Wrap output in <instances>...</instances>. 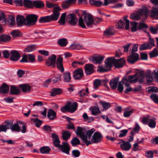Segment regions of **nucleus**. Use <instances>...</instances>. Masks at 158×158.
Segmentation results:
<instances>
[{
    "instance_id": "obj_52",
    "label": "nucleus",
    "mask_w": 158,
    "mask_h": 158,
    "mask_svg": "<svg viewBox=\"0 0 158 158\" xmlns=\"http://www.w3.org/2000/svg\"><path fill=\"white\" fill-rule=\"evenodd\" d=\"M152 46H150L148 43L143 44L141 45L140 48V50H145L147 49L151 48Z\"/></svg>"
},
{
    "instance_id": "obj_40",
    "label": "nucleus",
    "mask_w": 158,
    "mask_h": 158,
    "mask_svg": "<svg viewBox=\"0 0 158 158\" xmlns=\"http://www.w3.org/2000/svg\"><path fill=\"white\" fill-rule=\"evenodd\" d=\"M138 23L136 22L130 23V28L132 32H135L138 30Z\"/></svg>"
},
{
    "instance_id": "obj_53",
    "label": "nucleus",
    "mask_w": 158,
    "mask_h": 158,
    "mask_svg": "<svg viewBox=\"0 0 158 158\" xmlns=\"http://www.w3.org/2000/svg\"><path fill=\"white\" fill-rule=\"evenodd\" d=\"M158 55V52L156 48H154L151 52L149 53L150 57H154Z\"/></svg>"
},
{
    "instance_id": "obj_44",
    "label": "nucleus",
    "mask_w": 158,
    "mask_h": 158,
    "mask_svg": "<svg viewBox=\"0 0 158 158\" xmlns=\"http://www.w3.org/2000/svg\"><path fill=\"white\" fill-rule=\"evenodd\" d=\"M66 14L65 13H63L61 15L60 20L58 21V23L61 25L65 24V17Z\"/></svg>"
},
{
    "instance_id": "obj_42",
    "label": "nucleus",
    "mask_w": 158,
    "mask_h": 158,
    "mask_svg": "<svg viewBox=\"0 0 158 158\" xmlns=\"http://www.w3.org/2000/svg\"><path fill=\"white\" fill-rule=\"evenodd\" d=\"M77 105V103L76 102L73 103L71 105L69 103V111L73 112L76 109Z\"/></svg>"
},
{
    "instance_id": "obj_36",
    "label": "nucleus",
    "mask_w": 158,
    "mask_h": 158,
    "mask_svg": "<svg viewBox=\"0 0 158 158\" xmlns=\"http://www.w3.org/2000/svg\"><path fill=\"white\" fill-rule=\"evenodd\" d=\"M70 48L73 50H80L83 49V47L81 44L77 43H73L69 47Z\"/></svg>"
},
{
    "instance_id": "obj_9",
    "label": "nucleus",
    "mask_w": 158,
    "mask_h": 158,
    "mask_svg": "<svg viewBox=\"0 0 158 158\" xmlns=\"http://www.w3.org/2000/svg\"><path fill=\"white\" fill-rule=\"evenodd\" d=\"M95 131V129L93 128L86 131V134H85L84 138L85 140H83V141L86 144L87 146H88L90 144H92L90 141L88 140V139H90L92 135Z\"/></svg>"
},
{
    "instance_id": "obj_30",
    "label": "nucleus",
    "mask_w": 158,
    "mask_h": 158,
    "mask_svg": "<svg viewBox=\"0 0 158 158\" xmlns=\"http://www.w3.org/2000/svg\"><path fill=\"white\" fill-rule=\"evenodd\" d=\"M90 110L92 112V114L94 116H97L101 113L98 106H93L90 108Z\"/></svg>"
},
{
    "instance_id": "obj_56",
    "label": "nucleus",
    "mask_w": 158,
    "mask_h": 158,
    "mask_svg": "<svg viewBox=\"0 0 158 158\" xmlns=\"http://www.w3.org/2000/svg\"><path fill=\"white\" fill-rule=\"evenodd\" d=\"M150 98L155 102L158 103V95H157L155 94H153L150 96Z\"/></svg>"
},
{
    "instance_id": "obj_29",
    "label": "nucleus",
    "mask_w": 158,
    "mask_h": 158,
    "mask_svg": "<svg viewBox=\"0 0 158 158\" xmlns=\"http://www.w3.org/2000/svg\"><path fill=\"white\" fill-rule=\"evenodd\" d=\"M52 135L54 145L55 146L58 147L60 145V141L58 136L55 133H52Z\"/></svg>"
},
{
    "instance_id": "obj_24",
    "label": "nucleus",
    "mask_w": 158,
    "mask_h": 158,
    "mask_svg": "<svg viewBox=\"0 0 158 158\" xmlns=\"http://www.w3.org/2000/svg\"><path fill=\"white\" fill-rule=\"evenodd\" d=\"M104 59V57L100 55L95 56L92 58V61L94 64H100Z\"/></svg>"
},
{
    "instance_id": "obj_14",
    "label": "nucleus",
    "mask_w": 158,
    "mask_h": 158,
    "mask_svg": "<svg viewBox=\"0 0 158 158\" xmlns=\"http://www.w3.org/2000/svg\"><path fill=\"white\" fill-rule=\"evenodd\" d=\"M57 147L61 149L63 152L67 154H69L70 148L68 143L63 142L62 144L60 145Z\"/></svg>"
},
{
    "instance_id": "obj_38",
    "label": "nucleus",
    "mask_w": 158,
    "mask_h": 158,
    "mask_svg": "<svg viewBox=\"0 0 158 158\" xmlns=\"http://www.w3.org/2000/svg\"><path fill=\"white\" fill-rule=\"evenodd\" d=\"M71 135V133L68 131L63 130L62 133V137L64 140H67Z\"/></svg>"
},
{
    "instance_id": "obj_49",
    "label": "nucleus",
    "mask_w": 158,
    "mask_h": 158,
    "mask_svg": "<svg viewBox=\"0 0 158 158\" xmlns=\"http://www.w3.org/2000/svg\"><path fill=\"white\" fill-rule=\"evenodd\" d=\"M50 150V149L48 147H43L40 148V152L42 154L48 153Z\"/></svg>"
},
{
    "instance_id": "obj_15",
    "label": "nucleus",
    "mask_w": 158,
    "mask_h": 158,
    "mask_svg": "<svg viewBox=\"0 0 158 158\" xmlns=\"http://www.w3.org/2000/svg\"><path fill=\"white\" fill-rule=\"evenodd\" d=\"M67 20L69 23L72 25H76L77 20L75 14H71L67 16Z\"/></svg>"
},
{
    "instance_id": "obj_26",
    "label": "nucleus",
    "mask_w": 158,
    "mask_h": 158,
    "mask_svg": "<svg viewBox=\"0 0 158 158\" xmlns=\"http://www.w3.org/2000/svg\"><path fill=\"white\" fill-rule=\"evenodd\" d=\"M115 33V31L114 29L110 28H108L104 31L103 35L107 37H109L114 35Z\"/></svg>"
},
{
    "instance_id": "obj_51",
    "label": "nucleus",
    "mask_w": 158,
    "mask_h": 158,
    "mask_svg": "<svg viewBox=\"0 0 158 158\" xmlns=\"http://www.w3.org/2000/svg\"><path fill=\"white\" fill-rule=\"evenodd\" d=\"M125 24V23L123 21L120 20L116 25V27L119 29L123 28Z\"/></svg>"
},
{
    "instance_id": "obj_11",
    "label": "nucleus",
    "mask_w": 158,
    "mask_h": 158,
    "mask_svg": "<svg viewBox=\"0 0 158 158\" xmlns=\"http://www.w3.org/2000/svg\"><path fill=\"white\" fill-rule=\"evenodd\" d=\"M102 138V135L98 132H95L91 139V143H97L100 142Z\"/></svg>"
},
{
    "instance_id": "obj_57",
    "label": "nucleus",
    "mask_w": 158,
    "mask_h": 158,
    "mask_svg": "<svg viewBox=\"0 0 158 158\" xmlns=\"http://www.w3.org/2000/svg\"><path fill=\"white\" fill-rule=\"evenodd\" d=\"M147 27L148 26L146 24L143 22H140L138 26V30L143 28H147Z\"/></svg>"
},
{
    "instance_id": "obj_13",
    "label": "nucleus",
    "mask_w": 158,
    "mask_h": 158,
    "mask_svg": "<svg viewBox=\"0 0 158 158\" xmlns=\"http://www.w3.org/2000/svg\"><path fill=\"white\" fill-rule=\"evenodd\" d=\"M75 132L77 136H80L82 141L83 140H85L84 137L86 132L84 128L80 127H77Z\"/></svg>"
},
{
    "instance_id": "obj_4",
    "label": "nucleus",
    "mask_w": 158,
    "mask_h": 158,
    "mask_svg": "<svg viewBox=\"0 0 158 158\" xmlns=\"http://www.w3.org/2000/svg\"><path fill=\"white\" fill-rule=\"evenodd\" d=\"M148 10L146 8L140 9L136 13L131 14L130 18L133 20H138L142 18L145 19L148 16Z\"/></svg>"
},
{
    "instance_id": "obj_43",
    "label": "nucleus",
    "mask_w": 158,
    "mask_h": 158,
    "mask_svg": "<svg viewBox=\"0 0 158 158\" xmlns=\"http://www.w3.org/2000/svg\"><path fill=\"white\" fill-rule=\"evenodd\" d=\"M58 43L59 45L61 46L64 47L68 44V42L66 39L62 38L59 39Z\"/></svg>"
},
{
    "instance_id": "obj_1",
    "label": "nucleus",
    "mask_w": 158,
    "mask_h": 158,
    "mask_svg": "<svg viewBox=\"0 0 158 158\" xmlns=\"http://www.w3.org/2000/svg\"><path fill=\"white\" fill-rule=\"evenodd\" d=\"M47 6L50 8H53V14L52 15L45 17H43L40 18V23H49L52 21L57 20L60 14V11L61 9L59 6L57 4L53 3L47 2Z\"/></svg>"
},
{
    "instance_id": "obj_62",
    "label": "nucleus",
    "mask_w": 158,
    "mask_h": 158,
    "mask_svg": "<svg viewBox=\"0 0 158 158\" xmlns=\"http://www.w3.org/2000/svg\"><path fill=\"white\" fill-rule=\"evenodd\" d=\"M41 110L40 112L41 114L43 115V117L45 118L46 116L47 109L45 107H40Z\"/></svg>"
},
{
    "instance_id": "obj_12",
    "label": "nucleus",
    "mask_w": 158,
    "mask_h": 158,
    "mask_svg": "<svg viewBox=\"0 0 158 158\" xmlns=\"http://www.w3.org/2000/svg\"><path fill=\"white\" fill-rule=\"evenodd\" d=\"M10 59L13 61H18L21 57L18 52L16 50L11 51L10 52Z\"/></svg>"
},
{
    "instance_id": "obj_46",
    "label": "nucleus",
    "mask_w": 158,
    "mask_h": 158,
    "mask_svg": "<svg viewBox=\"0 0 158 158\" xmlns=\"http://www.w3.org/2000/svg\"><path fill=\"white\" fill-rule=\"evenodd\" d=\"M99 104L102 106L104 109L105 110L108 109L111 106L110 103L105 102H100Z\"/></svg>"
},
{
    "instance_id": "obj_5",
    "label": "nucleus",
    "mask_w": 158,
    "mask_h": 158,
    "mask_svg": "<svg viewBox=\"0 0 158 158\" xmlns=\"http://www.w3.org/2000/svg\"><path fill=\"white\" fill-rule=\"evenodd\" d=\"M144 76L148 83H149L152 82L153 80L154 77L158 81V69L156 68L152 73L150 70H147L145 73Z\"/></svg>"
},
{
    "instance_id": "obj_50",
    "label": "nucleus",
    "mask_w": 158,
    "mask_h": 158,
    "mask_svg": "<svg viewBox=\"0 0 158 158\" xmlns=\"http://www.w3.org/2000/svg\"><path fill=\"white\" fill-rule=\"evenodd\" d=\"M123 84H124L125 86L127 87L126 88L124 91V93L127 94L132 90V89L128 83L124 82H123Z\"/></svg>"
},
{
    "instance_id": "obj_25",
    "label": "nucleus",
    "mask_w": 158,
    "mask_h": 158,
    "mask_svg": "<svg viewBox=\"0 0 158 158\" xmlns=\"http://www.w3.org/2000/svg\"><path fill=\"white\" fill-rule=\"evenodd\" d=\"M11 39V37L10 35L4 34L0 35V43H7Z\"/></svg>"
},
{
    "instance_id": "obj_48",
    "label": "nucleus",
    "mask_w": 158,
    "mask_h": 158,
    "mask_svg": "<svg viewBox=\"0 0 158 158\" xmlns=\"http://www.w3.org/2000/svg\"><path fill=\"white\" fill-rule=\"evenodd\" d=\"M140 128V127L138 124L136 123L135 127L133 128V131L131 132V134L132 135H134L135 133L139 131Z\"/></svg>"
},
{
    "instance_id": "obj_20",
    "label": "nucleus",
    "mask_w": 158,
    "mask_h": 158,
    "mask_svg": "<svg viewBox=\"0 0 158 158\" xmlns=\"http://www.w3.org/2000/svg\"><path fill=\"white\" fill-rule=\"evenodd\" d=\"M63 60L62 57L59 56L56 59V63L57 68L61 73L63 72L64 71L62 64Z\"/></svg>"
},
{
    "instance_id": "obj_3",
    "label": "nucleus",
    "mask_w": 158,
    "mask_h": 158,
    "mask_svg": "<svg viewBox=\"0 0 158 158\" xmlns=\"http://www.w3.org/2000/svg\"><path fill=\"white\" fill-rule=\"evenodd\" d=\"M83 19L82 17L79 18L78 23L79 26L83 28H86L84 24H86L87 26H91L94 23V19L92 15L90 14H84Z\"/></svg>"
},
{
    "instance_id": "obj_18",
    "label": "nucleus",
    "mask_w": 158,
    "mask_h": 158,
    "mask_svg": "<svg viewBox=\"0 0 158 158\" xmlns=\"http://www.w3.org/2000/svg\"><path fill=\"white\" fill-rule=\"evenodd\" d=\"M135 74L129 76L128 77H125L122 79V81L128 83L129 82L131 83H134L137 82V79H135Z\"/></svg>"
},
{
    "instance_id": "obj_17",
    "label": "nucleus",
    "mask_w": 158,
    "mask_h": 158,
    "mask_svg": "<svg viewBox=\"0 0 158 158\" xmlns=\"http://www.w3.org/2000/svg\"><path fill=\"white\" fill-rule=\"evenodd\" d=\"M83 76V71L80 68L76 69L73 72V77L75 79H80Z\"/></svg>"
},
{
    "instance_id": "obj_6",
    "label": "nucleus",
    "mask_w": 158,
    "mask_h": 158,
    "mask_svg": "<svg viewBox=\"0 0 158 158\" xmlns=\"http://www.w3.org/2000/svg\"><path fill=\"white\" fill-rule=\"evenodd\" d=\"M156 118L150 117L149 115L143 118L142 122L144 124L148 123V126L151 128H154L156 126Z\"/></svg>"
},
{
    "instance_id": "obj_41",
    "label": "nucleus",
    "mask_w": 158,
    "mask_h": 158,
    "mask_svg": "<svg viewBox=\"0 0 158 158\" xmlns=\"http://www.w3.org/2000/svg\"><path fill=\"white\" fill-rule=\"evenodd\" d=\"M23 5L24 6L27 7L32 8L33 7L32 1L30 0H24Z\"/></svg>"
},
{
    "instance_id": "obj_39",
    "label": "nucleus",
    "mask_w": 158,
    "mask_h": 158,
    "mask_svg": "<svg viewBox=\"0 0 158 158\" xmlns=\"http://www.w3.org/2000/svg\"><path fill=\"white\" fill-rule=\"evenodd\" d=\"M20 93V90L17 87L12 85L11 86L10 89V94L14 95H17Z\"/></svg>"
},
{
    "instance_id": "obj_35",
    "label": "nucleus",
    "mask_w": 158,
    "mask_h": 158,
    "mask_svg": "<svg viewBox=\"0 0 158 158\" xmlns=\"http://www.w3.org/2000/svg\"><path fill=\"white\" fill-rule=\"evenodd\" d=\"M63 77L64 81L65 82H69L71 80L70 73L69 72H66L63 74Z\"/></svg>"
},
{
    "instance_id": "obj_59",
    "label": "nucleus",
    "mask_w": 158,
    "mask_h": 158,
    "mask_svg": "<svg viewBox=\"0 0 158 158\" xmlns=\"http://www.w3.org/2000/svg\"><path fill=\"white\" fill-rule=\"evenodd\" d=\"M133 109L130 110H125L123 116L126 117H129L133 112Z\"/></svg>"
},
{
    "instance_id": "obj_22",
    "label": "nucleus",
    "mask_w": 158,
    "mask_h": 158,
    "mask_svg": "<svg viewBox=\"0 0 158 158\" xmlns=\"http://www.w3.org/2000/svg\"><path fill=\"white\" fill-rule=\"evenodd\" d=\"M26 18L22 15H18L17 18V24L18 26H22L26 25Z\"/></svg>"
},
{
    "instance_id": "obj_2",
    "label": "nucleus",
    "mask_w": 158,
    "mask_h": 158,
    "mask_svg": "<svg viewBox=\"0 0 158 158\" xmlns=\"http://www.w3.org/2000/svg\"><path fill=\"white\" fill-rule=\"evenodd\" d=\"M125 63V60L123 58L117 60L114 57H109L105 60L104 67L102 66L99 67V71L101 72L107 71L111 69L113 64L116 68H121L123 66Z\"/></svg>"
},
{
    "instance_id": "obj_61",
    "label": "nucleus",
    "mask_w": 158,
    "mask_h": 158,
    "mask_svg": "<svg viewBox=\"0 0 158 158\" xmlns=\"http://www.w3.org/2000/svg\"><path fill=\"white\" fill-rule=\"evenodd\" d=\"M35 48L34 46H30L27 47L24 49L26 52H30L35 50Z\"/></svg>"
},
{
    "instance_id": "obj_60",
    "label": "nucleus",
    "mask_w": 158,
    "mask_h": 158,
    "mask_svg": "<svg viewBox=\"0 0 158 158\" xmlns=\"http://www.w3.org/2000/svg\"><path fill=\"white\" fill-rule=\"evenodd\" d=\"M31 121L37 127H40V120L38 118H32Z\"/></svg>"
},
{
    "instance_id": "obj_27",
    "label": "nucleus",
    "mask_w": 158,
    "mask_h": 158,
    "mask_svg": "<svg viewBox=\"0 0 158 158\" xmlns=\"http://www.w3.org/2000/svg\"><path fill=\"white\" fill-rule=\"evenodd\" d=\"M20 124H22L21 122H18L16 123L11 125L10 126V129L12 131H16L20 132L21 131V128L19 126Z\"/></svg>"
},
{
    "instance_id": "obj_34",
    "label": "nucleus",
    "mask_w": 158,
    "mask_h": 158,
    "mask_svg": "<svg viewBox=\"0 0 158 158\" xmlns=\"http://www.w3.org/2000/svg\"><path fill=\"white\" fill-rule=\"evenodd\" d=\"M9 87L6 85L3 84L0 87V93L6 94L9 92Z\"/></svg>"
},
{
    "instance_id": "obj_45",
    "label": "nucleus",
    "mask_w": 158,
    "mask_h": 158,
    "mask_svg": "<svg viewBox=\"0 0 158 158\" xmlns=\"http://www.w3.org/2000/svg\"><path fill=\"white\" fill-rule=\"evenodd\" d=\"M80 143L79 139L77 137L73 138L71 140V143L73 146H76Z\"/></svg>"
},
{
    "instance_id": "obj_21",
    "label": "nucleus",
    "mask_w": 158,
    "mask_h": 158,
    "mask_svg": "<svg viewBox=\"0 0 158 158\" xmlns=\"http://www.w3.org/2000/svg\"><path fill=\"white\" fill-rule=\"evenodd\" d=\"M20 89L23 93H28L31 89V86L27 84H22L19 85Z\"/></svg>"
},
{
    "instance_id": "obj_16",
    "label": "nucleus",
    "mask_w": 158,
    "mask_h": 158,
    "mask_svg": "<svg viewBox=\"0 0 158 158\" xmlns=\"http://www.w3.org/2000/svg\"><path fill=\"white\" fill-rule=\"evenodd\" d=\"M139 55L135 53H131L127 58V61L130 63L133 64L137 61L139 59Z\"/></svg>"
},
{
    "instance_id": "obj_64",
    "label": "nucleus",
    "mask_w": 158,
    "mask_h": 158,
    "mask_svg": "<svg viewBox=\"0 0 158 158\" xmlns=\"http://www.w3.org/2000/svg\"><path fill=\"white\" fill-rule=\"evenodd\" d=\"M69 103H68L64 106L61 109V110L63 112L69 111Z\"/></svg>"
},
{
    "instance_id": "obj_7",
    "label": "nucleus",
    "mask_w": 158,
    "mask_h": 158,
    "mask_svg": "<svg viewBox=\"0 0 158 158\" xmlns=\"http://www.w3.org/2000/svg\"><path fill=\"white\" fill-rule=\"evenodd\" d=\"M38 16L34 14H29L27 16L26 25L31 26L34 25L37 21Z\"/></svg>"
},
{
    "instance_id": "obj_31",
    "label": "nucleus",
    "mask_w": 158,
    "mask_h": 158,
    "mask_svg": "<svg viewBox=\"0 0 158 158\" xmlns=\"http://www.w3.org/2000/svg\"><path fill=\"white\" fill-rule=\"evenodd\" d=\"M56 114L55 111L52 109H49L48 111L47 116L51 120H53L56 118Z\"/></svg>"
},
{
    "instance_id": "obj_19",
    "label": "nucleus",
    "mask_w": 158,
    "mask_h": 158,
    "mask_svg": "<svg viewBox=\"0 0 158 158\" xmlns=\"http://www.w3.org/2000/svg\"><path fill=\"white\" fill-rule=\"evenodd\" d=\"M85 72L87 75H90L94 72V65L90 64H86L84 67Z\"/></svg>"
},
{
    "instance_id": "obj_10",
    "label": "nucleus",
    "mask_w": 158,
    "mask_h": 158,
    "mask_svg": "<svg viewBox=\"0 0 158 158\" xmlns=\"http://www.w3.org/2000/svg\"><path fill=\"white\" fill-rule=\"evenodd\" d=\"M56 56L55 55H52L49 57L46 61V64L48 66H51L52 67H54L56 66Z\"/></svg>"
},
{
    "instance_id": "obj_37",
    "label": "nucleus",
    "mask_w": 158,
    "mask_h": 158,
    "mask_svg": "<svg viewBox=\"0 0 158 158\" xmlns=\"http://www.w3.org/2000/svg\"><path fill=\"white\" fill-rule=\"evenodd\" d=\"M62 92V90L59 88H54L52 90L51 95L52 96H55L56 95L61 94Z\"/></svg>"
},
{
    "instance_id": "obj_28",
    "label": "nucleus",
    "mask_w": 158,
    "mask_h": 158,
    "mask_svg": "<svg viewBox=\"0 0 158 158\" xmlns=\"http://www.w3.org/2000/svg\"><path fill=\"white\" fill-rule=\"evenodd\" d=\"M119 81L118 77L112 79L110 82V85L111 88L113 89H115L117 87Z\"/></svg>"
},
{
    "instance_id": "obj_54",
    "label": "nucleus",
    "mask_w": 158,
    "mask_h": 158,
    "mask_svg": "<svg viewBox=\"0 0 158 158\" xmlns=\"http://www.w3.org/2000/svg\"><path fill=\"white\" fill-rule=\"evenodd\" d=\"M102 83L101 80L99 79H96L94 81V87L95 89H96L99 87Z\"/></svg>"
},
{
    "instance_id": "obj_23",
    "label": "nucleus",
    "mask_w": 158,
    "mask_h": 158,
    "mask_svg": "<svg viewBox=\"0 0 158 158\" xmlns=\"http://www.w3.org/2000/svg\"><path fill=\"white\" fill-rule=\"evenodd\" d=\"M122 143L121 144L120 147L121 148L125 151L129 150L131 147V145L129 142H126L122 140H121Z\"/></svg>"
},
{
    "instance_id": "obj_32",
    "label": "nucleus",
    "mask_w": 158,
    "mask_h": 158,
    "mask_svg": "<svg viewBox=\"0 0 158 158\" xmlns=\"http://www.w3.org/2000/svg\"><path fill=\"white\" fill-rule=\"evenodd\" d=\"M89 2L92 5H94L97 7H101L104 5V3L100 0H89Z\"/></svg>"
},
{
    "instance_id": "obj_33",
    "label": "nucleus",
    "mask_w": 158,
    "mask_h": 158,
    "mask_svg": "<svg viewBox=\"0 0 158 158\" xmlns=\"http://www.w3.org/2000/svg\"><path fill=\"white\" fill-rule=\"evenodd\" d=\"M135 75V79H137V81H139L140 82L143 81L144 78V75L143 72H138L136 73Z\"/></svg>"
},
{
    "instance_id": "obj_55",
    "label": "nucleus",
    "mask_w": 158,
    "mask_h": 158,
    "mask_svg": "<svg viewBox=\"0 0 158 158\" xmlns=\"http://www.w3.org/2000/svg\"><path fill=\"white\" fill-rule=\"evenodd\" d=\"M8 21L11 25H14L15 23V17L12 16H10L9 17Z\"/></svg>"
},
{
    "instance_id": "obj_8",
    "label": "nucleus",
    "mask_w": 158,
    "mask_h": 158,
    "mask_svg": "<svg viewBox=\"0 0 158 158\" xmlns=\"http://www.w3.org/2000/svg\"><path fill=\"white\" fill-rule=\"evenodd\" d=\"M150 1L156 6L152 10L149 16L152 18L158 19V0H150Z\"/></svg>"
},
{
    "instance_id": "obj_63",
    "label": "nucleus",
    "mask_w": 158,
    "mask_h": 158,
    "mask_svg": "<svg viewBox=\"0 0 158 158\" xmlns=\"http://www.w3.org/2000/svg\"><path fill=\"white\" fill-rule=\"evenodd\" d=\"M122 84H123L122 80L119 82L117 89L118 90L120 93L123 92V86Z\"/></svg>"
},
{
    "instance_id": "obj_47",
    "label": "nucleus",
    "mask_w": 158,
    "mask_h": 158,
    "mask_svg": "<svg viewBox=\"0 0 158 158\" xmlns=\"http://www.w3.org/2000/svg\"><path fill=\"white\" fill-rule=\"evenodd\" d=\"M83 118L88 123H90L94 120V118L92 117H88L87 114L85 113L83 115Z\"/></svg>"
},
{
    "instance_id": "obj_58",
    "label": "nucleus",
    "mask_w": 158,
    "mask_h": 158,
    "mask_svg": "<svg viewBox=\"0 0 158 158\" xmlns=\"http://www.w3.org/2000/svg\"><path fill=\"white\" fill-rule=\"evenodd\" d=\"M10 34L14 38L19 36L20 35V33L18 30H14L11 32Z\"/></svg>"
}]
</instances>
